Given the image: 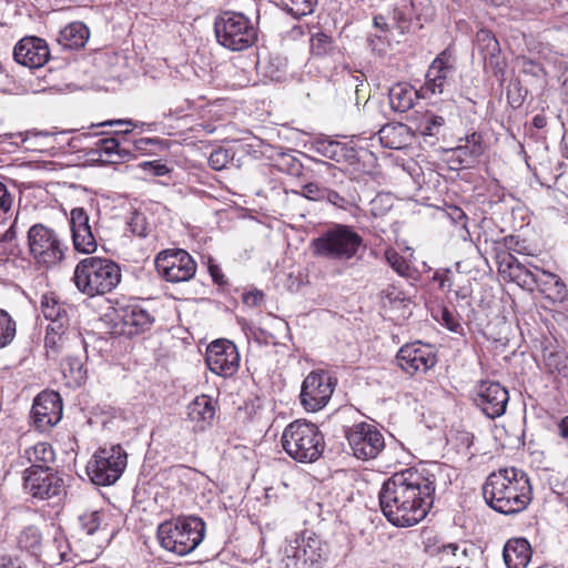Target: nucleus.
Returning a JSON list of instances; mask_svg holds the SVG:
<instances>
[{"instance_id": "680f3d73", "label": "nucleus", "mask_w": 568, "mask_h": 568, "mask_svg": "<svg viewBox=\"0 0 568 568\" xmlns=\"http://www.w3.org/2000/svg\"><path fill=\"white\" fill-rule=\"evenodd\" d=\"M374 27L381 29L382 31L386 32L389 29V24L387 23V20L384 16L378 14L375 16L373 19Z\"/></svg>"}, {"instance_id": "9b49d317", "label": "nucleus", "mask_w": 568, "mask_h": 568, "mask_svg": "<svg viewBox=\"0 0 568 568\" xmlns=\"http://www.w3.org/2000/svg\"><path fill=\"white\" fill-rule=\"evenodd\" d=\"M154 264L159 275L171 283L187 282L196 273V262L182 248L161 251Z\"/></svg>"}, {"instance_id": "473e14b6", "label": "nucleus", "mask_w": 568, "mask_h": 568, "mask_svg": "<svg viewBox=\"0 0 568 568\" xmlns=\"http://www.w3.org/2000/svg\"><path fill=\"white\" fill-rule=\"evenodd\" d=\"M93 153L104 156L106 162H119L130 156V151L121 149L115 138H103L95 143Z\"/></svg>"}, {"instance_id": "5fc2aeb1", "label": "nucleus", "mask_w": 568, "mask_h": 568, "mask_svg": "<svg viewBox=\"0 0 568 568\" xmlns=\"http://www.w3.org/2000/svg\"><path fill=\"white\" fill-rule=\"evenodd\" d=\"M264 300V293L260 290H254L245 293L243 295V302L252 307H256L261 305Z\"/></svg>"}, {"instance_id": "5701e85b", "label": "nucleus", "mask_w": 568, "mask_h": 568, "mask_svg": "<svg viewBox=\"0 0 568 568\" xmlns=\"http://www.w3.org/2000/svg\"><path fill=\"white\" fill-rule=\"evenodd\" d=\"M455 65L448 50L440 52L429 65L426 73L425 87L433 94L443 93L448 77L454 72Z\"/></svg>"}, {"instance_id": "c9c22d12", "label": "nucleus", "mask_w": 568, "mask_h": 568, "mask_svg": "<svg viewBox=\"0 0 568 568\" xmlns=\"http://www.w3.org/2000/svg\"><path fill=\"white\" fill-rule=\"evenodd\" d=\"M318 4V0H280L283 10L294 18L312 14Z\"/></svg>"}, {"instance_id": "f704fd0d", "label": "nucleus", "mask_w": 568, "mask_h": 568, "mask_svg": "<svg viewBox=\"0 0 568 568\" xmlns=\"http://www.w3.org/2000/svg\"><path fill=\"white\" fill-rule=\"evenodd\" d=\"M18 546L33 556H38L42 547V534L36 526L24 527L18 536Z\"/></svg>"}, {"instance_id": "7c9ffc66", "label": "nucleus", "mask_w": 568, "mask_h": 568, "mask_svg": "<svg viewBox=\"0 0 568 568\" xmlns=\"http://www.w3.org/2000/svg\"><path fill=\"white\" fill-rule=\"evenodd\" d=\"M418 92L406 83H397L389 90V103L393 110L406 112L414 106Z\"/></svg>"}, {"instance_id": "72a5a7b5", "label": "nucleus", "mask_w": 568, "mask_h": 568, "mask_svg": "<svg viewBox=\"0 0 568 568\" xmlns=\"http://www.w3.org/2000/svg\"><path fill=\"white\" fill-rule=\"evenodd\" d=\"M540 277L541 280L538 288L540 292H548V295L554 300L562 301L566 297V285L559 276L549 272L540 271Z\"/></svg>"}, {"instance_id": "f03ea898", "label": "nucleus", "mask_w": 568, "mask_h": 568, "mask_svg": "<svg viewBox=\"0 0 568 568\" xmlns=\"http://www.w3.org/2000/svg\"><path fill=\"white\" fill-rule=\"evenodd\" d=\"M483 496L494 510L504 515L518 514L531 501L529 477L514 467L500 469L488 476Z\"/></svg>"}, {"instance_id": "e2e57ef3", "label": "nucleus", "mask_w": 568, "mask_h": 568, "mask_svg": "<svg viewBox=\"0 0 568 568\" xmlns=\"http://www.w3.org/2000/svg\"><path fill=\"white\" fill-rule=\"evenodd\" d=\"M322 164L325 165L328 170L332 171V176L334 179L337 180L338 176H341V178L345 176L344 173L341 170H338L337 168H335L334 165H332L329 163H326V162H322Z\"/></svg>"}, {"instance_id": "2eb2a0df", "label": "nucleus", "mask_w": 568, "mask_h": 568, "mask_svg": "<svg viewBox=\"0 0 568 568\" xmlns=\"http://www.w3.org/2000/svg\"><path fill=\"white\" fill-rule=\"evenodd\" d=\"M205 363L212 373L230 377L239 369L240 354L231 341L217 339L207 346Z\"/></svg>"}, {"instance_id": "f257e3e1", "label": "nucleus", "mask_w": 568, "mask_h": 568, "mask_svg": "<svg viewBox=\"0 0 568 568\" xmlns=\"http://www.w3.org/2000/svg\"><path fill=\"white\" fill-rule=\"evenodd\" d=\"M436 463L419 464L393 474L384 481L379 506L386 519L396 527H410L422 521L434 503Z\"/></svg>"}, {"instance_id": "8fccbe9b", "label": "nucleus", "mask_w": 568, "mask_h": 568, "mask_svg": "<svg viewBox=\"0 0 568 568\" xmlns=\"http://www.w3.org/2000/svg\"><path fill=\"white\" fill-rule=\"evenodd\" d=\"M341 149L337 162H345L351 165L358 162L357 151L353 145L341 143Z\"/></svg>"}, {"instance_id": "f8f14e48", "label": "nucleus", "mask_w": 568, "mask_h": 568, "mask_svg": "<svg viewBox=\"0 0 568 568\" xmlns=\"http://www.w3.org/2000/svg\"><path fill=\"white\" fill-rule=\"evenodd\" d=\"M24 489L33 498L59 504L65 495L64 481L53 468L24 470Z\"/></svg>"}, {"instance_id": "4d7b16f0", "label": "nucleus", "mask_w": 568, "mask_h": 568, "mask_svg": "<svg viewBox=\"0 0 568 568\" xmlns=\"http://www.w3.org/2000/svg\"><path fill=\"white\" fill-rule=\"evenodd\" d=\"M123 124H126V125H130V126H133V128H138V126H143L144 123H134L132 120H111V121H105V122H101V123H98V124H93L92 126H95V128H101V126H106V125H123Z\"/></svg>"}, {"instance_id": "4c0bfd02", "label": "nucleus", "mask_w": 568, "mask_h": 568, "mask_svg": "<svg viewBox=\"0 0 568 568\" xmlns=\"http://www.w3.org/2000/svg\"><path fill=\"white\" fill-rule=\"evenodd\" d=\"M16 332V322L7 311L0 308V349L12 343Z\"/></svg>"}, {"instance_id": "b1692460", "label": "nucleus", "mask_w": 568, "mask_h": 568, "mask_svg": "<svg viewBox=\"0 0 568 568\" xmlns=\"http://www.w3.org/2000/svg\"><path fill=\"white\" fill-rule=\"evenodd\" d=\"M122 332L126 335H138L150 329L154 317L144 308L132 305L122 310Z\"/></svg>"}, {"instance_id": "052dcab7", "label": "nucleus", "mask_w": 568, "mask_h": 568, "mask_svg": "<svg viewBox=\"0 0 568 568\" xmlns=\"http://www.w3.org/2000/svg\"><path fill=\"white\" fill-rule=\"evenodd\" d=\"M210 274L216 284H223L224 283V276L217 265H210L209 266Z\"/></svg>"}, {"instance_id": "cd10ccee", "label": "nucleus", "mask_w": 568, "mask_h": 568, "mask_svg": "<svg viewBox=\"0 0 568 568\" xmlns=\"http://www.w3.org/2000/svg\"><path fill=\"white\" fill-rule=\"evenodd\" d=\"M22 458L30 464L26 470H44V467L53 468L55 453L50 444L40 442L24 449Z\"/></svg>"}, {"instance_id": "79ce46f5", "label": "nucleus", "mask_w": 568, "mask_h": 568, "mask_svg": "<svg viewBox=\"0 0 568 568\" xmlns=\"http://www.w3.org/2000/svg\"><path fill=\"white\" fill-rule=\"evenodd\" d=\"M385 258L390 267L400 276L408 277L410 274V266L404 256L399 255L394 248L385 251Z\"/></svg>"}, {"instance_id": "412c9836", "label": "nucleus", "mask_w": 568, "mask_h": 568, "mask_svg": "<svg viewBox=\"0 0 568 568\" xmlns=\"http://www.w3.org/2000/svg\"><path fill=\"white\" fill-rule=\"evenodd\" d=\"M16 62L30 69L43 67L50 59V50L47 42L38 37L21 39L13 49Z\"/></svg>"}, {"instance_id": "393cba45", "label": "nucleus", "mask_w": 568, "mask_h": 568, "mask_svg": "<svg viewBox=\"0 0 568 568\" xmlns=\"http://www.w3.org/2000/svg\"><path fill=\"white\" fill-rule=\"evenodd\" d=\"M215 416L213 399L207 395L195 397L187 406V418L200 430L206 429Z\"/></svg>"}, {"instance_id": "774afa93", "label": "nucleus", "mask_w": 568, "mask_h": 568, "mask_svg": "<svg viewBox=\"0 0 568 568\" xmlns=\"http://www.w3.org/2000/svg\"><path fill=\"white\" fill-rule=\"evenodd\" d=\"M131 131H132V129H125V130L116 131V133L128 134Z\"/></svg>"}, {"instance_id": "49530a36", "label": "nucleus", "mask_w": 568, "mask_h": 568, "mask_svg": "<svg viewBox=\"0 0 568 568\" xmlns=\"http://www.w3.org/2000/svg\"><path fill=\"white\" fill-rule=\"evenodd\" d=\"M440 551L443 552H450L454 557L457 558V561L463 565V559L467 558L469 552L475 554V549L473 546H464L463 549H460V545L458 544H447L443 545L440 548Z\"/></svg>"}, {"instance_id": "13d9d810", "label": "nucleus", "mask_w": 568, "mask_h": 568, "mask_svg": "<svg viewBox=\"0 0 568 568\" xmlns=\"http://www.w3.org/2000/svg\"><path fill=\"white\" fill-rule=\"evenodd\" d=\"M161 143L159 139L155 138H141L134 141V148L138 151L148 150L149 145Z\"/></svg>"}, {"instance_id": "aec40b11", "label": "nucleus", "mask_w": 568, "mask_h": 568, "mask_svg": "<svg viewBox=\"0 0 568 568\" xmlns=\"http://www.w3.org/2000/svg\"><path fill=\"white\" fill-rule=\"evenodd\" d=\"M70 227L73 246L78 252L91 254L95 252L98 242L90 225V217L83 207H74L70 212Z\"/></svg>"}, {"instance_id": "ea45409f", "label": "nucleus", "mask_w": 568, "mask_h": 568, "mask_svg": "<svg viewBox=\"0 0 568 568\" xmlns=\"http://www.w3.org/2000/svg\"><path fill=\"white\" fill-rule=\"evenodd\" d=\"M445 123L444 116L427 112L420 122L419 129L424 135L436 136L440 133Z\"/></svg>"}, {"instance_id": "bf43d9fd", "label": "nucleus", "mask_w": 568, "mask_h": 568, "mask_svg": "<svg viewBox=\"0 0 568 568\" xmlns=\"http://www.w3.org/2000/svg\"><path fill=\"white\" fill-rule=\"evenodd\" d=\"M17 220L11 224V226L0 236V241L3 243L11 244L13 240L17 237Z\"/></svg>"}, {"instance_id": "dca6fc26", "label": "nucleus", "mask_w": 568, "mask_h": 568, "mask_svg": "<svg viewBox=\"0 0 568 568\" xmlns=\"http://www.w3.org/2000/svg\"><path fill=\"white\" fill-rule=\"evenodd\" d=\"M398 366L407 374L426 373L437 363L435 347L416 342L402 346L396 355Z\"/></svg>"}, {"instance_id": "09e8293b", "label": "nucleus", "mask_w": 568, "mask_h": 568, "mask_svg": "<svg viewBox=\"0 0 568 568\" xmlns=\"http://www.w3.org/2000/svg\"><path fill=\"white\" fill-rule=\"evenodd\" d=\"M140 166L148 171L152 176H163L170 172V169L160 161H148L140 164Z\"/></svg>"}, {"instance_id": "a878e982", "label": "nucleus", "mask_w": 568, "mask_h": 568, "mask_svg": "<svg viewBox=\"0 0 568 568\" xmlns=\"http://www.w3.org/2000/svg\"><path fill=\"white\" fill-rule=\"evenodd\" d=\"M506 265L509 270L511 280L516 282L520 287L529 292H534L535 290L539 288L541 277L538 267H535L536 272H534L510 254L506 260Z\"/></svg>"}, {"instance_id": "1a4fd4ad", "label": "nucleus", "mask_w": 568, "mask_h": 568, "mask_svg": "<svg viewBox=\"0 0 568 568\" xmlns=\"http://www.w3.org/2000/svg\"><path fill=\"white\" fill-rule=\"evenodd\" d=\"M128 456L121 445L99 448L87 466L92 483L99 486L114 484L124 471Z\"/></svg>"}, {"instance_id": "a18cd8bd", "label": "nucleus", "mask_w": 568, "mask_h": 568, "mask_svg": "<svg viewBox=\"0 0 568 568\" xmlns=\"http://www.w3.org/2000/svg\"><path fill=\"white\" fill-rule=\"evenodd\" d=\"M326 186L316 182H310L302 186L300 194L311 201H324Z\"/></svg>"}, {"instance_id": "2f4dec72", "label": "nucleus", "mask_w": 568, "mask_h": 568, "mask_svg": "<svg viewBox=\"0 0 568 568\" xmlns=\"http://www.w3.org/2000/svg\"><path fill=\"white\" fill-rule=\"evenodd\" d=\"M455 151L458 153L460 163L467 165L474 163L484 153L481 135L476 132L466 135L465 144L458 145Z\"/></svg>"}, {"instance_id": "bb28decb", "label": "nucleus", "mask_w": 568, "mask_h": 568, "mask_svg": "<svg viewBox=\"0 0 568 568\" xmlns=\"http://www.w3.org/2000/svg\"><path fill=\"white\" fill-rule=\"evenodd\" d=\"M503 556L507 568H526L531 559V548L525 538L509 539Z\"/></svg>"}, {"instance_id": "c756f323", "label": "nucleus", "mask_w": 568, "mask_h": 568, "mask_svg": "<svg viewBox=\"0 0 568 568\" xmlns=\"http://www.w3.org/2000/svg\"><path fill=\"white\" fill-rule=\"evenodd\" d=\"M89 39V30L82 22H72L60 30L58 42L67 49L84 47Z\"/></svg>"}, {"instance_id": "de8ad7c7", "label": "nucleus", "mask_w": 568, "mask_h": 568, "mask_svg": "<svg viewBox=\"0 0 568 568\" xmlns=\"http://www.w3.org/2000/svg\"><path fill=\"white\" fill-rule=\"evenodd\" d=\"M130 231L140 237L148 235L145 217L141 213H134L129 222Z\"/></svg>"}, {"instance_id": "9d476101", "label": "nucleus", "mask_w": 568, "mask_h": 568, "mask_svg": "<svg viewBox=\"0 0 568 568\" xmlns=\"http://www.w3.org/2000/svg\"><path fill=\"white\" fill-rule=\"evenodd\" d=\"M30 254L45 267L55 266L64 258L65 246L57 232L43 224H34L28 231Z\"/></svg>"}, {"instance_id": "a19ab883", "label": "nucleus", "mask_w": 568, "mask_h": 568, "mask_svg": "<svg viewBox=\"0 0 568 568\" xmlns=\"http://www.w3.org/2000/svg\"><path fill=\"white\" fill-rule=\"evenodd\" d=\"M103 514L98 510L85 511L78 518L80 528L89 536L101 528Z\"/></svg>"}, {"instance_id": "58836bf2", "label": "nucleus", "mask_w": 568, "mask_h": 568, "mask_svg": "<svg viewBox=\"0 0 568 568\" xmlns=\"http://www.w3.org/2000/svg\"><path fill=\"white\" fill-rule=\"evenodd\" d=\"M343 183H344L343 179H339L334 183V185L339 187V190H334V189L326 186L325 192H324V201H326L327 203H329L338 209L346 210L348 207V205L351 204V202L347 199V196L344 194Z\"/></svg>"}, {"instance_id": "423d86ee", "label": "nucleus", "mask_w": 568, "mask_h": 568, "mask_svg": "<svg viewBox=\"0 0 568 568\" xmlns=\"http://www.w3.org/2000/svg\"><path fill=\"white\" fill-rule=\"evenodd\" d=\"M205 536V523L196 516L179 517L158 527L160 545L179 556L192 552Z\"/></svg>"}, {"instance_id": "0eeeda50", "label": "nucleus", "mask_w": 568, "mask_h": 568, "mask_svg": "<svg viewBox=\"0 0 568 568\" xmlns=\"http://www.w3.org/2000/svg\"><path fill=\"white\" fill-rule=\"evenodd\" d=\"M283 449L295 460L312 463L324 452V436L315 424L295 420L282 434Z\"/></svg>"}, {"instance_id": "6e6552de", "label": "nucleus", "mask_w": 568, "mask_h": 568, "mask_svg": "<svg viewBox=\"0 0 568 568\" xmlns=\"http://www.w3.org/2000/svg\"><path fill=\"white\" fill-rule=\"evenodd\" d=\"M217 42L231 50L243 51L251 48L257 40V29L252 21L237 11H223L214 21Z\"/></svg>"}, {"instance_id": "e433bc0d", "label": "nucleus", "mask_w": 568, "mask_h": 568, "mask_svg": "<svg viewBox=\"0 0 568 568\" xmlns=\"http://www.w3.org/2000/svg\"><path fill=\"white\" fill-rule=\"evenodd\" d=\"M335 45L332 38L325 32L317 31L311 37V52L316 57H326L334 52Z\"/></svg>"}, {"instance_id": "4be33fe9", "label": "nucleus", "mask_w": 568, "mask_h": 568, "mask_svg": "<svg viewBox=\"0 0 568 568\" xmlns=\"http://www.w3.org/2000/svg\"><path fill=\"white\" fill-rule=\"evenodd\" d=\"M477 49L483 57L485 68L490 69L497 78L504 75V61L500 57V45L491 31L480 29L476 33Z\"/></svg>"}, {"instance_id": "6e6d98bb", "label": "nucleus", "mask_w": 568, "mask_h": 568, "mask_svg": "<svg viewBox=\"0 0 568 568\" xmlns=\"http://www.w3.org/2000/svg\"><path fill=\"white\" fill-rule=\"evenodd\" d=\"M442 321L443 324L452 332H457L460 327L459 322L455 318L453 313L447 308L442 310Z\"/></svg>"}, {"instance_id": "37998d69", "label": "nucleus", "mask_w": 568, "mask_h": 568, "mask_svg": "<svg viewBox=\"0 0 568 568\" xmlns=\"http://www.w3.org/2000/svg\"><path fill=\"white\" fill-rule=\"evenodd\" d=\"M341 143L342 142L333 141V140H318L315 143V150L321 155L337 162V158L339 156V151L342 150Z\"/></svg>"}, {"instance_id": "c85d7f7f", "label": "nucleus", "mask_w": 568, "mask_h": 568, "mask_svg": "<svg viewBox=\"0 0 568 568\" xmlns=\"http://www.w3.org/2000/svg\"><path fill=\"white\" fill-rule=\"evenodd\" d=\"M72 346L79 349L78 354H68L61 364L63 374H69L70 377L77 382L81 383L85 379V369H84V359L85 356V342L83 341V348L77 346L73 342L69 343V347L63 349L62 352H68ZM59 351L57 355L60 353ZM48 356H55V354H48Z\"/></svg>"}, {"instance_id": "603ef678", "label": "nucleus", "mask_w": 568, "mask_h": 568, "mask_svg": "<svg viewBox=\"0 0 568 568\" xmlns=\"http://www.w3.org/2000/svg\"><path fill=\"white\" fill-rule=\"evenodd\" d=\"M393 27L399 30L400 33H404L409 29V19L406 13L398 8L393 11Z\"/></svg>"}, {"instance_id": "338daca9", "label": "nucleus", "mask_w": 568, "mask_h": 568, "mask_svg": "<svg viewBox=\"0 0 568 568\" xmlns=\"http://www.w3.org/2000/svg\"><path fill=\"white\" fill-rule=\"evenodd\" d=\"M389 125L384 126L379 130L378 134L381 135V140H383L384 134L389 130Z\"/></svg>"}, {"instance_id": "f3484780", "label": "nucleus", "mask_w": 568, "mask_h": 568, "mask_svg": "<svg viewBox=\"0 0 568 568\" xmlns=\"http://www.w3.org/2000/svg\"><path fill=\"white\" fill-rule=\"evenodd\" d=\"M30 417L34 427L40 432H48L57 425L62 417V402L55 392H42L33 400Z\"/></svg>"}, {"instance_id": "864d4df0", "label": "nucleus", "mask_w": 568, "mask_h": 568, "mask_svg": "<svg viewBox=\"0 0 568 568\" xmlns=\"http://www.w3.org/2000/svg\"><path fill=\"white\" fill-rule=\"evenodd\" d=\"M13 197L7 185L0 181V212L7 213L12 206Z\"/></svg>"}, {"instance_id": "c03bdc74", "label": "nucleus", "mask_w": 568, "mask_h": 568, "mask_svg": "<svg viewBox=\"0 0 568 568\" xmlns=\"http://www.w3.org/2000/svg\"><path fill=\"white\" fill-rule=\"evenodd\" d=\"M232 156L233 155L230 150L217 148L211 152L209 156V165L211 169L220 171L226 166Z\"/></svg>"}, {"instance_id": "0e129e2a", "label": "nucleus", "mask_w": 568, "mask_h": 568, "mask_svg": "<svg viewBox=\"0 0 568 568\" xmlns=\"http://www.w3.org/2000/svg\"><path fill=\"white\" fill-rule=\"evenodd\" d=\"M532 124L537 129H542L546 125V119L542 115H536L532 119Z\"/></svg>"}, {"instance_id": "6ab92c4d", "label": "nucleus", "mask_w": 568, "mask_h": 568, "mask_svg": "<svg viewBox=\"0 0 568 568\" xmlns=\"http://www.w3.org/2000/svg\"><path fill=\"white\" fill-rule=\"evenodd\" d=\"M284 554L287 558L302 561L304 565H314L320 562L325 556V549L321 539L315 535L307 537L294 534L287 538Z\"/></svg>"}, {"instance_id": "4468645a", "label": "nucleus", "mask_w": 568, "mask_h": 568, "mask_svg": "<svg viewBox=\"0 0 568 568\" xmlns=\"http://www.w3.org/2000/svg\"><path fill=\"white\" fill-rule=\"evenodd\" d=\"M333 390L334 385L327 373L312 372L302 384L301 404L308 412H317L327 404Z\"/></svg>"}, {"instance_id": "a211bd4d", "label": "nucleus", "mask_w": 568, "mask_h": 568, "mask_svg": "<svg viewBox=\"0 0 568 568\" xmlns=\"http://www.w3.org/2000/svg\"><path fill=\"white\" fill-rule=\"evenodd\" d=\"M508 400L507 389L497 382H483L477 387L475 404L490 419L505 414Z\"/></svg>"}, {"instance_id": "20e7f679", "label": "nucleus", "mask_w": 568, "mask_h": 568, "mask_svg": "<svg viewBox=\"0 0 568 568\" xmlns=\"http://www.w3.org/2000/svg\"><path fill=\"white\" fill-rule=\"evenodd\" d=\"M118 263L106 257L88 256L75 265L72 281L80 293L95 297L112 292L121 281Z\"/></svg>"}, {"instance_id": "3c124183", "label": "nucleus", "mask_w": 568, "mask_h": 568, "mask_svg": "<svg viewBox=\"0 0 568 568\" xmlns=\"http://www.w3.org/2000/svg\"><path fill=\"white\" fill-rule=\"evenodd\" d=\"M410 8L418 20L422 17L427 18L432 10L430 0H410Z\"/></svg>"}, {"instance_id": "7ed1b4c3", "label": "nucleus", "mask_w": 568, "mask_h": 568, "mask_svg": "<svg viewBox=\"0 0 568 568\" xmlns=\"http://www.w3.org/2000/svg\"><path fill=\"white\" fill-rule=\"evenodd\" d=\"M311 248L316 257L337 264H347L358 260V254L364 251L365 244L362 235L353 226L333 224L312 240Z\"/></svg>"}, {"instance_id": "39448f33", "label": "nucleus", "mask_w": 568, "mask_h": 568, "mask_svg": "<svg viewBox=\"0 0 568 568\" xmlns=\"http://www.w3.org/2000/svg\"><path fill=\"white\" fill-rule=\"evenodd\" d=\"M40 307L44 318L50 322L44 338L47 354H57L59 351L67 349L70 342L83 348L81 335L70 329V313L73 312L70 305L58 301L53 295L45 294L41 298Z\"/></svg>"}, {"instance_id": "69168bd1", "label": "nucleus", "mask_w": 568, "mask_h": 568, "mask_svg": "<svg viewBox=\"0 0 568 568\" xmlns=\"http://www.w3.org/2000/svg\"><path fill=\"white\" fill-rule=\"evenodd\" d=\"M454 294H455L456 298H462V300H464L468 296V292L465 291L464 288L455 291Z\"/></svg>"}, {"instance_id": "ddd939ff", "label": "nucleus", "mask_w": 568, "mask_h": 568, "mask_svg": "<svg viewBox=\"0 0 568 568\" xmlns=\"http://www.w3.org/2000/svg\"><path fill=\"white\" fill-rule=\"evenodd\" d=\"M345 434L353 455L358 459L376 458L385 447L383 434L372 424H355Z\"/></svg>"}]
</instances>
